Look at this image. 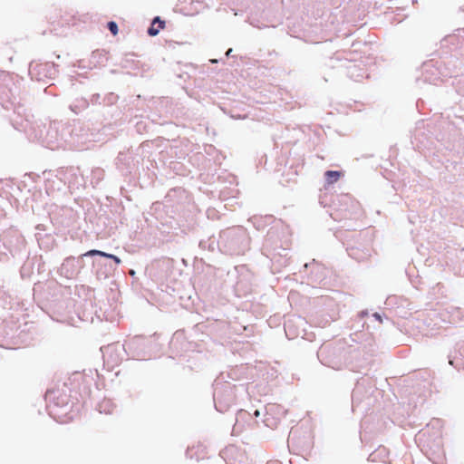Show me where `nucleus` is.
<instances>
[{
  "label": "nucleus",
  "instance_id": "13",
  "mask_svg": "<svg viewBox=\"0 0 464 464\" xmlns=\"http://www.w3.org/2000/svg\"><path fill=\"white\" fill-rule=\"evenodd\" d=\"M263 412L264 411H261L259 409H256L254 410L253 413H251L252 415V420L255 418L256 419V423H258L259 420H257L259 417H263Z\"/></svg>",
  "mask_w": 464,
  "mask_h": 464
},
{
  "label": "nucleus",
  "instance_id": "11",
  "mask_svg": "<svg viewBox=\"0 0 464 464\" xmlns=\"http://www.w3.org/2000/svg\"><path fill=\"white\" fill-rule=\"evenodd\" d=\"M83 256H100L106 257V256H108V253H105V252L100 251V250H96V249H92V250L86 252Z\"/></svg>",
  "mask_w": 464,
  "mask_h": 464
},
{
  "label": "nucleus",
  "instance_id": "9",
  "mask_svg": "<svg viewBox=\"0 0 464 464\" xmlns=\"http://www.w3.org/2000/svg\"><path fill=\"white\" fill-rule=\"evenodd\" d=\"M165 26V22L160 20V17H155L150 24V27L148 30V34L150 36H155L159 34L160 29H163Z\"/></svg>",
  "mask_w": 464,
  "mask_h": 464
},
{
  "label": "nucleus",
  "instance_id": "7",
  "mask_svg": "<svg viewBox=\"0 0 464 464\" xmlns=\"http://www.w3.org/2000/svg\"><path fill=\"white\" fill-rule=\"evenodd\" d=\"M235 424L233 426L234 432H239L243 430L246 423L252 420V415L246 410L236 409Z\"/></svg>",
  "mask_w": 464,
  "mask_h": 464
},
{
  "label": "nucleus",
  "instance_id": "22",
  "mask_svg": "<svg viewBox=\"0 0 464 464\" xmlns=\"http://www.w3.org/2000/svg\"><path fill=\"white\" fill-rule=\"evenodd\" d=\"M369 459L373 460L372 454L369 455Z\"/></svg>",
  "mask_w": 464,
  "mask_h": 464
},
{
  "label": "nucleus",
  "instance_id": "18",
  "mask_svg": "<svg viewBox=\"0 0 464 464\" xmlns=\"http://www.w3.org/2000/svg\"><path fill=\"white\" fill-rule=\"evenodd\" d=\"M374 316L376 317V319H378L380 322H382V318L378 314H374Z\"/></svg>",
  "mask_w": 464,
  "mask_h": 464
},
{
  "label": "nucleus",
  "instance_id": "21",
  "mask_svg": "<svg viewBox=\"0 0 464 464\" xmlns=\"http://www.w3.org/2000/svg\"><path fill=\"white\" fill-rule=\"evenodd\" d=\"M189 450L188 449L186 451V456L188 457Z\"/></svg>",
  "mask_w": 464,
  "mask_h": 464
},
{
  "label": "nucleus",
  "instance_id": "2",
  "mask_svg": "<svg viewBox=\"0 0 464 464\" xmlns=\"http://www.w3.org/2000/svg\"><path fill=\"white\" fill-rule=\"evenodd\" d=\"M212 386L216 410L221 413L230 411L236 405L237 387L223 379H215Z\"/></svg>",
  "mask_w": 464,
  "mask_h": 464
},
{
  "label": "nucleus",
  "instance_id": "10",
  "mask_svg": "<svg viewBox=\"0 0 464 464\" xmlns=\"http://www.w3.org/2000/svg\"><path fill=\"white\" fill-rule=\"evenodd\" d=\"M340 177L341 173L339 171L328 170L325 172V178L329 184L336 182Z\"/></svg>",
  "mask_w": 464,
  "mask_h": 464
},
{
  "label": "nucleus",
  "instance_id": "17",
  "mask_svg": "<svg viewBox=\"0 0 464 464\" xmlns=\"http://www.w3.org/2000/svg\"><path fill=\"white\" fill-rule=\"evenodd\" d=\"M111 352H112V348H111V347H107V348H106L105 354H107V353H111Z\"/></svg>",
  "mask_w": 464,
  "mask_h": 464
},
{
  "label": "nucleus",
  "instance_id": "8",
  "mask_svg": "<svg viewBox=\"0 0 464 464\" xmlns=\"http://www.w3.org/2000/svg\"><path fill=\"white\" fill-rule=\"evenodd\" d=\"M115 404L112 402V401L106 398L100 401L96 406V410L100 413L104 414H111L113 412Z\"/></svg>",
  "mask_w": 464,
  "mask_h": 464
},
{
  "label": "nucleus",
  "instance_id": "6",
  "mask_svg": "<svg viewBox=\"0 0 464 464\" xmlns=\"http://www.w3.org/2000/svg\"><path fill=\"white\" fill-rule=\"evenodd\" d=\"M291 445L303 450H309L313 445L311 432L304 430L301 435L298 429H291L288 436V447L290 448Z\"/></svg>",
  "mask_w": 464,
  "mask_h": 464
},
{
  "label": "nucleus",
  "instance_id": "5",
  "mask_svg": "<svg viewBox=\"0 0 464 464\" xmlns=\"http://www.w3.org/2000/svg\"><path fill=\"white\" fill-rule=\"evenodd\" d=\"M285 413L286 411L281 405L268 403L264 407L261 421L266 427L274 430L278 426L281 418L284 417Z\"/></svg>",
  "mask_w": 464,
  "mask_h": 464
},
{
  "label": "nucleus",
  "instance_id": "3",
  "mask_svg": "<svg viewBox=\"0 0 464 464\" xmlns=\"http://www.w3.org/2000/svg\"><path fill=\"white\" fill-rule=\"evenodd\" d=\"M418 440L420 450L432 463H445L442 436L439 430L434 431L432 434L420 433Z\"/></svg>",
  "mask_w": 464,
  "mask_h": 464
},
{
  "label": "nucleus",
  "instance_id": "15",
  "mask_svg": "<svg viewBox=\"0 0 464 464\" xmlns=\"http://www.w3.org/2000/svg\"><path fill=\"white\" fill-rule=\"evenodd\" d=\"M227 464H247V463L246 462H243L242 463V460H239V462L237 463L236 460H231L230 459V460L227 461Z\"/></svg>",
  "mask_w": 464,
  "mask_h": 464
},
{
  "label": "nucleus",
  "instance_id": "12",
  "mask_svg": "<svg viewBox=\"0 0 464 464\" xmlns=\"http://www.w3.org/2000/svg\"><path fill=\"white\" fill-rule=\"evenodd\" d=\"M108 29L111 31V33L113 34V35H117L118 34V25L115 22L113 21H111L108 23Z\"/></svg>",
  "mask_w": 464,
  "mask_h": 464
},
{
  "label": "nucleus",
  "instance_id": "16",
  "mask_svg": "<svg viewBox=\"0 0 464 464\" xmlns=\"http://www.w3.org/2000/svg\"><path fill=\"white\" fill-rule=\"evenodd\" d=\"M266 464H282V462L277 459H272V460L267 461Z\"/></svg>",
  "mask_w": 464,
  "mask_h": 464
},
{
  "label": "nucleus",
  "instance_id": "19",
  "mask_svg": "<svg viewBox=\"0 0 464 464\" xmlns=\"http://www.w3.org/2000/svg\"><path fill=\"white\" fill-rule=\"evenodd\" d=\"M231 52H232V49H229V50L227 52V53H226V54H227V56H229V55H231Z\"/></svg>",
  "mask_w": 464,
  "mask_h": 464
},
{
  "label": "nucleus",
  "instance_id": "14",
  "mask_svg": "<svg viewBox=\"0 0 464 464\" xmlns=\"http://www.w3.org/2000/svg\"><path fill=\"white\" fill-rule=\"evenodd\" d=\"M106 258L112 259L117 265H120L121 263V259L112 254H108V256H106Z\"/></svg>",
  "mask_w": 464,
  "mask_h": 464
},
{
  "label": "nucleus",
  "instance_id": "20",
  "mask_svg": "<svg viewBox=\"0 0 464 464\" xmlns=\"http://www.w3.org/2000/svg\"><path fill=\"white\" fill-rule=\"evenodd\" d=\"M382 380H383V382H387L390 385V383L388 382V381H389L388 378H385V379H382Z\"/></svg>",
  "mask_w": 464,
  "mask_h": 464
},
{
  "label": "nucleus",
  "instance_id": "4",
  "mask_svg": "<svg viewBox=\"0 0 464 464\" xmlns=\"http://www.w3.org/2000/svg\"><path fill=\"white\" fill-rule=\"evenodd\" d=\"M383 391L376 387L374 379H357L352 392L353 403L364 402L365 406L373 405L379 397H382Z\"/></svg>",
  "mask_w": 464,
  "mask_h": 464
},
{
  "label": "nucleus",
  "instance_id": "1",
  "mask_svg": "<svg viewBox=\"0 0 464 464\" xmlns=\"http://www.w3.org/2000/svg\"><path fill=\"white\" fill-rule=\"evenodd\" d=\"M70 383L58 379L57 388H48L44 400L46 402V411L49 416L56 422L66 423L72 420L71 414L73 401L71 400L72 389L69 385H72V379H68Z\"/></svg>",
  "mask_w": 464,
  "mask_h": 464
}]
</instances>
